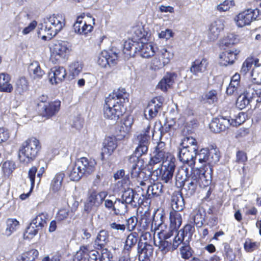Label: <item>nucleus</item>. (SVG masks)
<instances>
[{
    "mask_svg": "<svg viewBox=\"0 0 261 261\" xmlns=\"http://www.w3.org/2000/svg\"><path fill=\"white\" fill-rule=\"evenodd\" d=\"M41 146L38 140L32 138L24 141L19 149L18 157L20 162L25 164L33 161L38 156Z\"/></svg>",
    "mask_w": 261,
    "mask_h": 261,
    "instance_id": "obj_3",
    "label": "nucleus"
},
{
    "mask_svg": "<svg viewBox=\"0 0 261 261\" xmlns=\"http://www.w3.org/2000/svg\"><path fill=\"white\" fill-rule=\"evenodd\" d=\"M71 50L70 43L64 41H58L53 46L51 57H55L57 61L61 59H65L69 55Z\"/></svg>",
    "mask_w": 261,
    "mask_h": 261,
    "instance_id": "obj_10",
    "label": "nucleus"
},
{
    "mask_svg": "<svg viewBox=\"0 0 261 261\" xmlns=\"http://www.w3.org/2000/svg\"><path fill=\"white\" fill-rule=\"evenodd\" d=\"M224 254L225 256L230 261H233L235 259L236 255L233 251L232 249L227 243L224 244Z\"/></svg>",
    "mask_w": 261,
    "mask_h": 261,
    "instance_id": "obj_62",
    "label": "nucleus"
},
{
    "mask_svg": "<svg viewBox=\"0 0 261 261\" xmlns=\"http://www.w3.org/2000/svg\"><path fill=\"white\" fill-rule=\"evenodd\" d=\"M171 204L172 208L171 211L179 213L182 211L185 207V201L182 195L179 193H174L171 196Z\"/></svg>",
    "mask_w": 261,
    "mask_h": 261,
    "instance_id": "obj_28",
    "label": "nucleus"
},
{
    "mask_svg": "<svg viewBox=\"0 0 261 261\" xmlns=\"http://www.w3.org/2000/svg\"><path fill=\"white\" fill-rule=\"evenodd\" d=\"M238 53L237 50L233 51L227 50L222 53L219 55V64L222 66H227L228 64H232L236 59Z\"/></svg>",
    "mask_w": 261,
    "mask_h": 261,
    "instance_id": "obj_29",
    "label": "nucleus"
},
{
    "mask_svg": "<svg viewBox=\"0 0 261 261\" xmlns=\"http://www.w3.org/2000/svg\"><path fill=\"white\" fill-rule=\"evenodd\" d=\"M260 246V243L253 242L251 239H247L244 243V247L245 251L248 252H251L257 249Z\"/></svg>",
    "mask_w": 261,
    "mask_h": 261,
    "instance_id": "obj_56",
    "label": "nucleus"
},
{
    "mask_svg": "<svg viewBox=\"0 0 261 261\" xmlns=\"http://www.w3.org/2000/svg\"><path fill=\"white\" fill-rule=\"evenodd\" d=\"M234 5V2L233 1L225 0L217 6V9L219 12H225L228 11Z\"/></svg>",
    "mask_w": 261,
    "mask_h": 261,
    "instance_id": "obj_60",
    "label": "nucleus"
},
{
    "mask_svg": "<svg viewBox=\"0 0 261 261\" xmlns=\"http://www.w3.org/2000/svg\"><path fill=\"white\" fill-rule=\"evenodd\" d=\"M64 177V174L62 172H59L57 173L53 179L50 189L54 192L58 191L61 189Z\"/></svg>",
    "mask_w": 261,
    "mask_h": 261,
    "instance_id": "obj_43",
    "label": "nucleus"
},
{
    "mask_svg": "<svg viewBox=\"0 0 261 261\" xmlns=\"http://www.w3.org/2000/svg\"><path fill=\"white\" fill-rule=\"evenodd\" d=\"M204 221V212H202L200 210L196 211L193 216V221L196 226L198 228L202 227Z\"/></svg>",
    "mask_w": 261,
    "mask_h": 261,
    "instance_id": "obj_52",
    "label": "nucleus"
},
{
    "mask_svg": "<svg viewBox=\"0 0 261 261\" xmlns=\"http://www.w3.org/2000/svg\"><path fill=\"white\" fill-rule=\"evenodd\" d=\"M138 42L132 39H128L123 43V54L125 59H128L137 54Z\"/></svg>",
    "mask_w": 261,
    "mask_h": 261,
    "instance_id": "obj_23",
    "label": "nucleus"
},
{
    "mask_svg": "<svg viewBox=\"0 0 261 261\" xmlns=\"http://www.w3.org/2000/svg\"><path fill=\"white\" fill-rule=\"evenodd\" d=\"M29 71L34 79H40L44 74V72L41 69L39 63L36 61L30 64Z\"/></svg>",
    "mask_w": 261,
    "mask_h": 261,
    "instance_id": "obj_41",
    "label": "nucleus"
},
{
    "mask_svg": "<svg viewBox=\"0 0 261 261\" xmlns=\"http://www.w3.org/2000/svg\"><path fill=\"white\" fill-rule=\"evenodd\" d=\"M160 58L162 59L166 65L169 63L171 59L173 57V54L166 48H162L159 52Z\"/></svg>",
    "mask_w": 261,
    "mask_h": 261,
    "instance_id": "obj_58",
    "label": "nucleus"
},
{
    "mask_svg": "<svg viewBox=\"0 0 261 261\" xmlns=\"http://www.w3.org/2000/svg\"><path fill=\"white\" fill-rule=\"evenodd\" d=\"M175 162L168 164L166 162L165 165H162L163 167L161 168L160 165L159 167L155 168L153 172V177H155L156 180L160 177L161 180L164 183L171 184L175 168Z\"/></svg>",
    "mask_w": 261,
    "mask_h": 261,
    "instance_id": "obj_7",
    "label": "nucleus"
},
{
    "mask_svg": "<svg viewBox=\"0 0 261 261\" xmlns=\"http://www.w3.org/2000/svg\"><path fill=\"white\" fill-rule=\"evenodd\" d=\"M29 85L28 80L24 77L18 79L14 84L15 95H22L29 90Z\"/></svg>",
    "mask_w": 261,
    "mask_h": 261,
    "instance_id": "obj_30",
    "label": "nucleus"
},
{
    "mask_svg": "<svg viewBox=\"0 0 261 261\" xmlns=\"http://www.w3.org/2000/svg\"><path fill=\"white\" fill-rule=\"evenodd\" d=\"M181 244V241L178 237H174L172 243L167 240L161 239L159 242V249L163 254H166L169 251L176 249Z\"/></svg>",
    "mask_w": 261,
    "mask_h": 261,
    "instance_id": "obj_21",
    "label": "nucleus"
},
{
    "mask_svg": "<svg viewBox=\"0 0 261 261\" xmlns=\"http://www.w3.org/2000/svg\"><path fill=\"white\" fill-rule=\"evenodd\" d=\"M15 168V163L11 161H7L5 162L2 165V170L4 174L9 175Z\"/></svg>",
    "mask_w": 261,
    "mask_h": 261,
    "instance_id": "obj_61",
    "label": "nucleus"
},
{
    "mask_svg": "<svg viewBox=\"0 0 261 261\" xmlns=\"http://www.w3.org/2000/svg\"><path fill=\"white\" fill-rule=\"evenodd\" d=\"M138 239V234L136 232H132L126 238L123 248V253L129 257V253L132 248L136 244Z\"/></svg>",
    "mask_w": 261,
    "mask_h": 261,
    "instance_id": "obj_32",
    "label": "nucleus"
},
{
    "mask_svg": "<svg viewBox=\"0 0 261 261\" xmlns=\"http://www.w3.org/2000/svg\"><path fill=\"white\" fill-rule=\"evenodd\" d=\"M103 147L101 149V158L105 159V155H111L117 147V139L115 137H108L103 143Z\"/></svg>",
    "mask_w": 261,
    "mask_h": 261,
    "instance_id": "obj_19",
    "label": "nucleus"
},
{
    "mask_svg": "<svg viewBox=\"0 0 261 261\" xmlns=\"http://www.w3.org/2000/svg\"><path fill=\"white\" fill-rule=\"evenodd\" d=\"M246 90L248 93L249 91L251 93L250 97L253 102L261 103V88L256 85H253L248 87Z\"/></svg>",
    "mask_w": 261,
    "mask_h": 261,
    "instance_id": "obj_40",
    "label": "nucleus"
},
{
    "mask_svg": "<svg viewBox=\"0 0 261 261\" xmlns=\"http://www.w3.org/2000/svg\"><path fill=\"white\" fill-rule=\"evenodd\" d=\"M128 94L123 88L114 90L112 93L109 94L107 98H110L111 101L119 102V104H122L128 101Z\"/></svg>",
    "mask_w": 261,
    "mask_h": 261,
    "instance_id": "obj_33",
    "label": "nucleus"
},
{
    "mask_svg": "<svg viewBox=\"0 0 261 261\" xmlns=\"http://www.w3.org/2000/svg\"><path fill=\"white\" fill-rule=\"evenodd\" d=\"M103 116L105 118L117 120L124 113L123 105L119 104L118 101H111L110 98H106L103 107Z\"/></svg>",
    "mask_w": 261,
    "mask_h": 261,
    "instance_id": "obj_6",
    "label": "nucleus"
},
{
    "mask_svg": "<svg viewBox=\"0 0 261 261\" xmlns=\"http://www.w3.org/2000/svg\"><path fill=\"white\" fill-rule=\"evenodd\" d=\"M61 101L55 100L47 103L38 104V110L40 115L46 118H49L55 115L59 111Z\"/></svg>",
    "mask_w": 261,
    "mask_h": 261,
    "instance_id": "obj_11",
    "label": "nucleus"
},
{
    "mask_svg": "<svg viewBox=\"0 0 261 261\" xmlns=\"http://www.w3.org/2000/svg\"><path fill=\"white\" fill-rule=\"evenodd\" d=\"M230 126V120L227 117L220 116L214 118L210 124V128L215 133H219L226 130Z\"/></svg>",
    "mask_w": 261,
    "mask_h": 261,
    "instance_id": "obj_13",
    "label": "nucleus"
},
{
    "mask_svg": "<svg viewBox=\"0 0 261 261\" xmlns=\"http://www.w3.org/2000/svg\"><path fill=\"white\" fill-rule=\"evenodd\" d=\"M207 65L208 62L206 59H197L192 63L190 71L193 74L198 76L199 73L206 71Z\"/></svg>",
    "mask_w": 261,
    "mask_h": 261,
    "instance_id": "obj_24",
    "label": "nucleus"
},
{
    "mask_svg": "<svg viewBox=\"0 0 261 261\" xmlns=\"http://www.w3.org/2000/svg\"><path fill=\"white\" fill-rule=\"evenodd\" d=\"M153 157L162 165H165V163H171L175 162V158L170 153L166 151H155L153 152Z\"/></svg>",
    "mask_w": 261,
    "mask_h": 261,
    "instance_id": "obj_26",
    "label": "nucleus"
},
{
    "mask_svg": "<svg viewBox=\"0 0 261 261\" xmlns=\"http://www.w3.org/2000/svg\"><path fill=\"white\" fill-rule=\"evenodd\" d=\"M65 23V19L62 15L53 14L44 18L41 25L47 35H49L48 38L51 39L63 29Z\"/></svg>",
    "mask_w": 261,
    "mask_h": 261,
    "instance_id": "obj_4",
    "label": "nucleus"
},
{
    "mask_svg": "<svg viewBox=\"0 0 261 261\" xmlns=\"http://www.w3.org/2000/svg\"><path fill=\"white\" fill-rule=\"evenodd\" d=\"M89 253L90 246L84 245L81 246L79 250L76 252L75 257L77 260L80 261L83 259H86L88 257H91Z\"/></svg>",
    "mask_w": 261,
    "mask_h": 261,
    "instance_id": "obj_51",
    "label": "nucleus"
},
{
    "mask_svg": "<svg viewBox=\"0 0 261 261\" xmlns=\"http://www.w3.org/2000/svg\"><path fill=\"white\" fill-rule=\"evenodd\" d=\"M105 206L108 209H112L115 214L118 215L121 213L125 212V206L120 203L119 198H117L114 202L110 199L103 200Z\"/></svg>",
    "mask_w": 261,
    "mask_h": 261,
    "instance_id": "obj_27",
    "label": "nucleus"
},
{
    "mask_svg": "<svg viewBox=\"0 0 261 261\" xmlns=\"http://www.w3.org/2000/svg\"><path fill=\"white\" fill-rule=\"evenodd\" d=\"M237 41L238 39L236 36L234 34H230L223 38L222 43L226 46H229L235 44Z\"/></svg>",
    "mask_w": 261,
    "mask_h": 261,
    "instance_id": "obj_63",
    "label": "nucleus"
},
{
    "mask_svg": "<svg viewBox=\"0 0 261 261\" xmlns=\"http://www.w3.org/2000/svg\"><path fill=\"white\" fill-rule=\"evenodd\" d=\"M107 195V191H101L98 193L92 192L85 204L84 210L89 213L93 210H96L102 204Z\"/></svg>",
    "mask_w": 261,
    "mask_h": 261,
    "instance_id": "obj_9",
    "label": "nucleus"
},
{
    "mask_svg": "<svg viewBox=\"0 0 261 261\" xmlns=\"http://www.w3.org/2000/svg\"><path fill=\"white\" fill-rule=\"evenodd\" d=\"M91 17L87 16L86 18L84 15H81L77 17L76 21L73 24V29L76 33L86 35L92 31L93 26L87 24V19H91Z\"/></svg>",
    "mask_w": 261,
    "mask_h": 261,
    "instance_id": "obj_12",
    "label": "nucleus"
},
{
    "mask_svg": "<svg viewBox=\"0 0 261 261\" xmlns=\"http://www.w3.org/2000/svg\"><path fill=\"white\" fill-rule=\"evenodd\" d=\"M194 231L195 228L191 224H187L182 230L178 231L175 237H178L181 243L183 241L189 242Z\"/></svg>",
    "mask_w": 261,
    "mask_h": 261,
    "instance_id": "obj_35",
    "label": "nucleus"
},
{
    "mask_svg": "<svg viewBox=\"0 0 261 261\" xmlns=\"http://www.w3.org/2000/svg\"><path fill=\"white\" fill-rule=\"evenodd\" d=\"M83 175H88L92 173L95 170L96 162L94 161L89 160L87 158L83 157L76 160L74 163Z\"/></svg>",
    "mask_w": 261,
    "mask_h": 261,
    "instance_id": "obj_17",
    "label": "nucleus"
},
{
    "mask_svg": "<svg viewBox=\"0 0 261 261\" xmlns=\"http://www.w3.org/2000/svg\"><path fill=\"white\" fill-rule=\"evenodd\" d=\"M117 58L116 54L113 53L110 55L107 51L103 50L98 56L97 62L101 67L106 68L107 66L115 65L117 63Z\"/></svg>",
    "mask_w": 261,
    "mask_h": 261,
    "instance_id": "obj_15",
    "label": "nucleus"
},
{
    "mask_svg": "<svg viewBox=\"0 0 261 261\" xmlns=\"http://www.w3.org/2000/svg\"><path fill=\"white\" fill-rule=\"evenodd\" d=\"M146 193L148 196H150V195L159 196L163 193V185L160 182L153 184H151L150 186H148Z\"/></svg>",
    "mask_w": 261,
    "mask_h": 261,
    "instance_id": "obj_42",
    "label": "nucleus"
},
{
    "mask_svg": "<svg viewBox=\"0 0 261 261\" xmlns=\"http://www.w3.org/2000/svg\"><path fill=\"white\" fill-rule=\"evenodd\" d=\"M185 142H182L178 147V156L181 162L193 167L195 163L197 147L185 145Z\"/></svg>",
    "mask_w": 261,
    "mask_h": 261,
    "instance_id": "obj_5",
    "label": "nucleus"
},
{
    "mask_svg": "<svg viewBox=\"0 0 261 261\" xmlns=\"http://www.w3.org/2000/svg\"><path fill=\"white\" fill-rule=\"evenodd\" d=\"M177 74L175 72H167L158 85V87L163 91L166 92L168 88L175 83L177 78Z\"/></svg>",
    "mask_w": 261,
    "mask_h": 261,
    "instance_id": "obj_22",
    "label": "nucleus"
},
{
    "mask_svg": "<svg viewBox=\"0 0 261 261\" xmlns=\"http://www.w3.org/2000/svg\"><path fill=\"white\" fill-rule=\"evenodd\" d=\"M170 225L173 229H178L182 223V218L180 213L177 211L170 212Z\"/></svg>",
    "mask_w": 261,
    "mask_h": 261,
    "instance_id": "obj_39",
    "label": "nucleus"
},
{
    "mask_svg": "<svg viewBox=\"0 0 261 261\" xmlns=\"http://www.w3.org/2000/svg\"><path fill=\"white\" fill-rule=\"evenodd\" d=\"M250 93L249 92L248 93L246 90L243 94L238 97L236 104L240 109L242 110L245 108L251 102H253L251 99Z\"/></svg>",
    "mask_w": 261,
    "mask_h": 261,
    "instance_id": "obj_38",
    "label": "nucleus"
},
{
    "mask_svg": "<svg viewBox=\"0 0 261 261\" xmlns=\"http://www.w3.org/2000/svg\"><path fill=\"white\" fill-rule=\"evenodd\" d=\"M210 183L211 180L206 179L205 172L200 169H195L182 185L183 190L185 192L186 195L189 197L196 193L198 187H207Z\"/></svg>",
    "mask_w": 261,
    "mask_h": 261,
    "instance_id": "obj_2",
    "label": "nucleus"
},
{
    "mask_svg": "<svg viewBox=\"0 0 261 261\" xmlns=\"http://www.w3.org/2000/svg\"><path fill=\"white\" fill-rule=\"evenodd\" d=\"M253 63V59L252 58H247L243 63L241 68V72L246 74L251 68Z\"/></svg>",
    "mask_w": 261,
    "mask_h": 261,
    "instance_id": "obj_64",
    "label": "nucleus"
},
{
    "mask_svg": "<svg viewBox=\"0 0 261 261\" xmlns=\"http://www.w3.org/2000/svg\"><path fill=\"white\" fill-rule=\"evenodd\" d=\"M178 229H173L171 226L166 229L162 230L159 233V236L160 239L168 240L170 239L172 236L175 234L177 235V232Z\"/></svg>",
    "mask_w": 261,
    "mask_h": 261,
    "instance_id": "obj_53",
    "label": "nucleus"
},
{
    "mask_svg": "<svg viewBox=\"0 0 261 261\" xmlns=\"http://www.w3.org/2000/svg\"><path fill=\"white\" fill-rule=\"evenodd\" d=\"M136 196H138V194L132 189L127 188L123 191L121 198L119 199L120 203L125 206V212L127 211V204L136 207L138 204H139V200L138 201H136Z\"/></svg>",
    "mask_w": 261,
    "mask_h": 261,
    "instance_id": "obj_16",
    "label": "nucleus"
},
{
    "mask_svg": "<svg viewBox=\"0 0 261 261\" xmlns=\"http://www.w3.org/2000/svg\"><path fill=\"white\" fill-rule=\"evenodd\" d=\"M11 76L7 73L0 74V92L11 93L13 90V85L10 83Z\"/></svg>",
    "mask_w": 261,
    "mask_h": 261,
    "instance_id": "obj_34",
    "label": "nucleus"
},
{
    "mask_svg": "<svg viewBox=\"0 0 261 261\" xmlns=\"http://www.w3.org/2000/svg\"><path fill=\"white\" fill-rule=\"evenodd\" d=\"M74 163L68 168L69 177L72 181H79L84 175Z\"/></svg>",
    "mask_w": 261,
    "mask_h": 261,
    "instance_id": "obj_46",
    "label": "nucleus"
},
{
    "mask_svg": "<svg viewBox=\"0 0 261 261\" xmlns=\"http://www.w3.org/2000/svg\"><path fill=\"white\" fill-rule=\"evenodd\" d=\"M189 242L183 241L180 248V254L182 258L185 259H189L193 254V250L189 245Z\"/></svg>",
    "mask_w": 261,
    "mask_h": 261,
    "instance_id": "obj_49",
    "label": "nucleus"
},
{
    "mask_svg": "<svg viewBox=\"0 0 261 261\" xmlns=\"http://www.w3.org/2000/svg\"><path fill=\"white\" fill-rule=\"evenodd\" d=\"M206 155L205 163L208 164L210 167L211 165L218 163L220 160V153L217 148H212L209 149L208 153Z\"/></svg>",
    "mask_w": 261,
    "mask_h": 261,
    "instance_id": "obj_37",
    "label": "nucleus"
},
{
    "mask_svg": "<svg viewBox=\"0 0 261 261\" xmlns=\"http://www.w3.org/2000/svg\"><path fill=\"white\" fill-rule=\"evenodd\" d=\"M217 92L216 90H211L201 96V101L210 105L214 104L217 101Z\"/></svg>",
    "mask_w": 261,
    "mask_h": 261,
    "instance_id": "obj_48",
    "label": "nucleus"
},
{
    "mask_svg": "<svg viewBox=\"0 0 261 261\" xmlns=\"http://www.w3.org/2000/svg\"><path fill=\"white\" fill-rule=\"evenodd\" d=\"M137 50L139 55L144 58L152 57L155 54L154 48L150 43H138Z\"/></svg>",
    "mask_w": 261,
    "mask_h": 261,
    "instance_id": "obj_31",
    "label": "nucleus"
},
{
    "mask_svg": "<svg viewBox=\"0 0 261 261\" xmlns=\"http://www.w3.org/2000/svg\"><path fill=\"white\" fill-rule=\"evenodd\" d=\"M174 122L172 121L171 122L168 121L165 123L164 125L161 126L159 128L161 137L163 136L166 133H169V135H171L172 130L174 129Z\"/></svg>",
    "mask_w": 261,
    "mask_h": 261,
    "instance_id": "obj_57",
    "label": "nucleus"
},
{
    "mask_svg": "<svg viewBox=\"0 0 261 261\" xmlns=\"http://www.w3.org/2000/svg\"><path fill=\"white\" fill-rule=\"evenodd\" d=\"M66 75L65 69L62 67H55L48 73V78L51 84H58L62 82Z\"/></svg>",
    "mask_w": 261,
    "mask_h": 261,
    "instance_id": "obj_20",
    "label": "nucleus"
},
{
    "mask_svg": "<svg viewBox=\"0 0 261 261\" xmlns=\"http://www.w3.org/2000/svg\"><path fill=\"white\" fill-rule=\"evenodd\" d=\"M223 20L217 19L210 25L207 33L208 40L214 41L217 40L220 32L224 29Z\"/></svg>",
    "mask_w": 261,
    "mask_h": 261,
    "instance_id": "obj_18",
    "label": "nucleus"
},
{
    "mask_svg": "<svg viewBox=\"0 0 261 261\" xmlns=\"http://www.w3.org/2000/svg\"><path fill=\"white\" fill-rule=\"evenodd\" d=\"M161 100V98L155 97L148 103L144 110V116L146 119L151 120L157 116L159 111L162 106Z\"/></svg>",
    "mask_w": 261,
    "mask_h": 261,
    "instance_id": "obj_14",
    "label": "nucleus"
},
{
    "mask_svg": "<svg viewBox=\"0 0 261 261\" xmlns=\"http://www.w3.org/2000/svg\"><path fill=\"white\" fill-rule=\"evenodd\" d=\"M109 242V233L105 229L101 230L97 234L94 241L95 245L99 248H102Z\"/></svg>",
    "mask_w": 261,
    "mask_h": 261,
    "instance_id": "obj_36",
    "label": "nucleus"
},
{
    "mask_svg": "<svg viewBox=\"0 0 261 261\" xmlns=\"http://www.w3.org/2000/svg\"><path fill=\"white\" fill-rule=\"evenodd\" d=\"M161 165V168L162 167V164L159 163L153 156L151 157L147 165V170L150 172L151 176H153V172L155 170V168L159 167Z\"/></svg>",
    "mask_w": 261,
    "mask_h": 261,
    "instance_id": "obj_59",
    "label": "nucleus"
},
{
    "mask_svg": "<svg viewBox=\"0 0 261 261\" xmlns=\"http://www.w3.org/2000/svg\"><path fill=\"white\" fill-rule=\"evenodd\" d=\"M47 214L45 213H40L32 220L31 223H33L36 228L41 230L46 225V221L47 220Z\"/></svg>",
    "mask_w": 261,
    "mask_h": 261,
    "instance_id": "obj_47",
    "label": "nucleus"
},
{
    "mask_svg": "<svg viewBox=\"0 0 261 261\" xmlns=\"http://www.w3.org/2000/svg\"><path fill=\"white\" fill-rule=\"evenodd\" d=\"M150 126L148 124L144 130L138 135L135 136L134 143L137 145L134 154L130 156V162L134 163L130 167V174L133 178H138V181L141 186H150L151 184L150 174L146 176L145 173L142 172L140 168L137 165L136 162L139 161V159L143 155L146 154L148 150L150 135L149 131Z\"/></svg>",
    "mask_w": 261,
    "mask_h": 261,
    "instance_id": "obj_1",
    "label": "nucleus"
},
{
    "mask_svg": "<svg viewBox=\"0 0 261 261\" xmlns=\"http://www.w3.org/2000/svg\"><path fill=\"white\" fill-rule=\"evenodd\" d=\"M19 222L16 219H8L6 221V228L4 234L9 237L16 231L18 227Z\"/></svg>",
    "mask_w": 261,
    "mask_h": 261,
    "instance_id": "obj_50",
    "label": "nucleus"
},
{
    "mask_svg": "<svg viewBox=\"0 0 261 261\" xmlns=\"http://www.w3.org/2000/svg\"><path fill=\"white\" fill-rule=\"evenodd\" d=\"M188 171L189 168L186 167H182L178 170L175 176V179L176 182L178 181L180 183V186H182L189 177Z\"/></svg>",
    "mask_w": 261,
    "mask_h": 261,
    "instance_id": "obj_45",
    "label": "nucleus"
},
{
    "mask_svg": "<svg viewBox=\"0 0 261 261\" xmlns=\"http://www.w3.org/2000/svg\"><path fill=\"white\" fill-rule=\"evenodd\" d=\"M256 6L255 9H248L240 13L235 18V21L237 26L239 27H243L250 24L251 22L256 20L259 15V10L258 7L255 3Z\"/></svg>",
    "mask_w": 261,
    "mask_h": 261,
    "instance_id": "obj_8",
    "label": "nucleus"
},
{
    "mask_svg": "<svg viewBox=\"0 0 261 261\" xmlns=\"http://www.w3.org/2000/svg\"><path fill=\"white\" fill-rule=\"evenodd\" d=\"M83 65L82 62L74 61L69 66V72L73 75H77L82 70Z\"/></svg>",
    "mask_w": 261,
    "mask_h": 261,
    "instance_id": "obj_55",
    "label": "nucleus"
},
{
    "mask_svg": "<svg viewBox=\"0 0 261 261\" xmlns=\"http://www.w3.org/2000/svg\"><path fill=\"white\" fill-rule=\"evenodd\" d=\"M39 252L36 249H31L22 253L17 258L18 261H34L38 256Z\"/></svg>",
    "mask_w": 261,
    "mask_h": 261,
    "instance_id": "obj_44",
    "label": "nucleus"
},
{
    "mask_svg": "<svg viewBox=\"0 0 261 261\" xmlns=\"http://www.w3.org/2000/svg\"><path fill=\"white\" fill-rule=\"evenodd\" d=\"M153 248L152 245L146 243L139 242L138 245V253L139 259L142 260L148 258L152 255Z\"/></svg>",
    "mask_w": 261,
    "mask_h": 261,
    "instance_id": "obj_25",
    "label": "nucleus"
},
{
    "mask_svg": "<svg viewBox=\"0 0 261 261\" xmlns=\"http://www.w3.org/2000/svg\"><path fill=\"white\" fill-rule=\"evenodd\" d=\"M40 229L31 222L30 225L27 228L24 233V238L28 239H32L38 233Z\"/></svg>",
    "mask_w": 261,
    "mask_h": 261,
    "instance_id": "obj_54",
    "label": "nucleus"
}]
</instances>
